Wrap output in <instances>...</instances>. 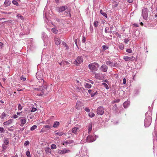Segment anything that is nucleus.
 Segmentation results:
<instances>
[{
  "label": "nucleus",
  "mask_w": 157,
  "mask_h": 157,
  "mask_svg": "<svg viewBox=\"0 0 157 157\" xmlns=\"http://www.w3.org/2000/svg\"><path fill=\"white\" fill-rule=\"evenodd\" d=\"M92 126L91 124L89 125L88 128V132L89 133L92 130Z\"/></svg>",
  "instance_id": "nucleus-40"
},
{
  "label": "nucleus",
  "mask_w": 157,
  "mask_h": 157,
  "mask_svg": "<svg viewBox=\"0 0 157 157\" xmlns=\"http://www.w3.org/2000/svg\"><path fill=\"white\" fill-rule=\"evenodd\" d=\"M6 116V114L5 113H3L1 116L0 117L2 119H3Z\"/></svg>",
  "instance_id": "nucleus-31"
},
{
  "label": "nucleus",
  "mask_w": 157,
  "mask_h": 157,
  "mask_svg": "<svg viewBox=\"0 0 157 157\" xmlns=\"http://www.w3.org/2000/svg\"><path fill=\"white\" fill-rule=\"evenodd\" d=\"M12 2L13 4L15 5H17L18 4V2L15 0H13Z\"/></svg>",
  "instance_id": "nucleus-45"
},
{
  "label": "nucleus",
  "mask_w": 157,
  "mask_h": 157,
  "mask_svg": "<svg viewBox=\"0 0 157 157\" xmlns=\"http://www.w3.org/2000/svg\"><path fill=\"white\" fill-rule=\"evenodd\" d=\"M99 75L98 74H96L95 75V78L97 79H99Z\"/></svg>",
  "instance_id": "nucleus-58"
},
{
  "label": "nucleus",
  "mask_w": 157,
  "mask_h": 157,
  "mask_svg": "<svg viewBox=\"0 0 157 157\" xmlns=\"http://www.w3.org/2000/svg\"><path fill=\"white\" fill-rule=\"evenodd\" d=\"M79 130V128L78 126H76L72 129V132L75 134H77Z\"/></svg>",
  "instance_id": "nucleus-9"
},
{
  "label": "nucleus",
  "mask_w": 157,
  "mask_h": 157,
  "mask_svg": "<svg viewBox=\"0 0 157 157\" xmlns=\"http://www.w3.org/2000/svg\"><path fill=\"white\" fill-rule=\"evenodd\" d=\"M22 109V107L20 104H19L18 105V109L19 110H21Z\"/></svg>",
  "instance_id": "nucleus-43"
},
{
  "label": "nucleus",
  "mask_w": 157,
  "mask_h": 157,
  "mask_svg": "<svg viewBox=\"0 0 157 157\" xmlns=\"http://www.w3.org/2000/svg\"><path fill=\"white\" fill-rule=\"evenodd\" d=\"M17 117H18V116L16 114L13 115V117L15 119V118H17Z\"/></svg>",
  "instance_id": "nucleus-61"
},
{
  "label": "nucleus",
  "mask_w": 157,
  "mask_h": 157,
  "mask_svg": "<svg viewBox=\"0 0 157 157\" xmlns=\"http://www.w3.org/2000/svg\"><path fill=\"white\" fill-rule=\"evenodd\" d=\"M109 28L106 27L105 29V33H108V30H109Z\"/></svg>",
  "instance_id": "nucleus-53"
},
{
  "label": "nucleus",
  "mask_w": 157,
  "mask_h": 157,
  "mask_svg": "<svg viewBox=\"0 0 157 157\" xmlns=\"http://www.w3.org/2000/svg\"><path fill=\"white\" fill-rule=\"evenodd\" d=\"M45 151L46 153H51V149L49 147H46L45 148Z\"/></svg>",
  "instance_id": "nucleus-23"
},
{
  "label": "nucleus",
  "mask_w": 157,
  "mask_h": 157,
  "mask_svg": "<svg viewBox=\"0 0 157 157\" xmlns=\"http://www.w3.org/2000/svg\"><path fill=\"white\" fill-rule=\"evenodd\" d=\"M37 109L36 108L33 107L31 110L32 112H34Z\"/></svg>",
  "instance_id": "nucleus-48"
},
{
  "label": "nucleus",
  "mask_w": 157,
  "mask_h": 157,
  "mask_svg": "<svg viewBox=\"0 0 157 157\" xmlns=\"http://www.w3.org/2000/svg\"><path fill=\"white\" fill-rule=\"evenodd\" d=\"M70 152V150L69 149H63L62 150H59L58 153L60 154H63L65 153H69Z\"/></svg>",
  "instance_id": "nucleus-8"
},
{
  "label": "nucleus",
  "mask_w": 157,
  "mask_h": 157,
  "mask_svg": "<svg viewBox=\"0 0 157 157\" xmlns=\"http://www.w3.org/2000/svg\"><path fill=\"white\" fill-rule=\"evenodd\" d=\"M56 148V146L55 144H52L51 145V148L52 149H55Z\"/></svg>",
  "instance_id": "nucleus-35"
},
{
  "label": "nucleus",
  "mask_w": 157,
  "mask_h": 157,
  "mask_svg": "<svg viewBox=\"0 0 157 157\" xmlns=\"http://www.w3.org/2000/svg\"><path fill=\"white\" fill-rule=\"evenodd\" d=\"M63 134V133H62V132H56L55 133V135L56 136H58L59 135V136H62Z\"/></svg>",
  "instance_id": "nucleus-38"
},
{
  "label": "nucleus",
  "mask_w": 157,
  "mask_h": 157,
  "mask_svg": "<svg viewBox=\"0 0 157 157\" xmlns=\"http://www.w3.org/2000/svg\"><path fill=\"white\" fill-rule=\"evenodd\" d=\"M81 102L79 101H78L76 105V107L77 109H79L82 106Z\"/></svg>",
  "instance_id": "nucleus-13"
},
{
  "label": "nucleus",
  "mask_w": 157,
  "mask_h": 157,
  "mask_svg": "<svg viewBox=\"0 0 157 157\" xmlns=\"http://www.w3.org/2000/svg\"><path fill=\"white\" fill-rule=\"evenodd\" d=\"M26 155L28 157H31L30 155V153L29 151H27L26 152Z\"/></svg>",
  "instance_id": "nucleus-36"
},
{
  "label": "nucleus",
  "mask_w": 157,
  "mask_h": 157,
  "mask_svg": "<svg viewBox=\"0 0 157 157\" xmlns=\"http://www.w3.org/2000/svg\"><path fill=\"white\" fill-rule=\"evenodd\" d=\"M56 21L58 22L63 24L64 22V21L62 19L56 18Z\"/></svg>",
  "instance_id": "nucleus-24"
},
{
  "label": "nucleus",
  "mask_w": 157,
  "mask_h": 157,
  "mask_svg": "<svg viewBox=\"0 0 157 157\" xmlns=\"http://www.w3.org/2000/svg\"><path fill=\"white\" fill-rule=\"evenodd\" d=\"M73 142V141L71 140H69L66 141H64L63 142V145H67L68 144H71Z\"/></svg>",
  "instance_id": "nucleus-17"
},
{
  "label": "nucleus",
  "mask_w": 157,
  "mask_h": 157,
  "mask_svg": "<svg viewBox=\"0 0 157 157\" xmlns=\"http://www.w3.org/2000/svg\"><path fill=\"white\" fill-rule=\"evenodd\" d=\"M20 79L21 80H22L23 81H25V80H26V78L23 75H22Z\"/></svg>",
  "instance_id": "nucleus-42"
},
{
  "label": "nucleus",
  "mask_w": 157,
  "mask_h": 157,
  "mask_svg": "<svg viewBox=\"0 0 157 157\" xmlns=\"http://www.w3.org/2000/svg\"><path fill=\"white\" fill-rule=\"evenodd\" d=\"M70 11H71L70 9H68L67 10V11H66L65 12V13H67V14L68 13V15L67 16L68 17H71V14L70 13Z\"/></svg>",
  "instance_id": "nucleus-30"
},
{
  "label": "nucleus",
  "mask_w": 157,
  "mask_h": 157,
  "mask_svg": "<svg viewBox=\"0 0 157 157\" xmlns=\"http://www.w3.org/2000/svg\"><path fill=\"white\" fill-rule=\"evenodd\" d=\"M55 41L56 44L57 45H59L61 42V40L58 38H55Z\"/></svg>",
  "instance_id": "nucleus-16"
},
{
  "label": "nucleus",
  "mask_w": 157,
  "mask_h": 157,
  "mask_svg": "<svg viewBox=\"0 0 157 157\" xmlns=\"http://www.w3.org/2000/svg\"><path fill=\"white\" fill-rule=\"evenodd\" d=\"M24 128H20V129L18 131V132H22L24 130Z\"/></svg>",
  "instance_id": "nucleus-52"
},
{
  "label": "nucleus",
  "mask_w": 157,
  "mask_h": 157,
  "mask_svg": "<svg viewBox=\"0 0 157 157\" xmlns=\"http://www.w3.org/2000/svg\"><path fill=\"white\" fill-rule=\"evenodd\" d=\"M97 94V92H96L95 93H92L90 94L91 97H94L95 94Z\"/></svg>",
  "instance_id": "nucleus-50"
},
{
  "label": "nucleus",
  "mask_w": 157,
  "mask_h": 157,
  "mask_svg": "<svg viewBox=\"0 0 157 157\" xmlns=\"http://www.w3.org/2000/svg\"><path fill=\"white\" fill-rule=\"evenodd\" d=\"M11 3V2L10 1H5L4 5L5 7H7L10 5Z\"/></svg>",
  "instance_id": "nucleus-21"
},
{
  "label": "nucleus",
  "mask_w": 157,
  "mask_h": 157,
  "mask_svg": "<svg viewBox=\"0 0 157 157\" xmlns=\"http://www.w3.org/2000/svg\"><path fill=\"white\" fill-rule=\"evenodd\" d=\"M102 47L103 51H105L109 49V47L106 45H103Z\"/></svg>",
  "instance_id": "nucleus-29"
},
{
  "label": "nucleus",
  "mask_w": 157,
  "mask_h": 157,
  "mask_svg": "<svg viewBox=\"0 0 157 157\" xmlns=\"http://www.w3.org/2000/svg\"><path fill=\"white\" fill-rule=\"evenodd\" d=\"M151 117L150 116H147L144 121V126L145 127H148L151 124Z\"/></svg>",
  "instance_id": "nucleus-3"
},
{
  "label": "nucleus",
  "mask_w": 157,
  "mask_h": 157,
  "mask_svg": "<svg viewBox=\"0 0 157 157\" xmlns=\"http://www.w3.org/2000/svg\"><path fill=\"white\" fill-rule=\"evenodd\" d=\"M59 124V122L58 121H56L54 122L53 125V127L54 128H56L57 127Z\"/></svg>",
  "instance_id": "nucleus-22"
},
{
  "label": "nucleus",
  "mask_w": 157,
  "mask_h": 157,
  "mask_svg": "<svg viewBox=\"0 0 157 157\" xmlns=\"http://www.w3.org/2000/svg\"><path fill=\"white\" fill-rule=\"evenodd\" d=\"M154 14H155V17H157V12H156L155 11H154Z\"/></svg>",
  "instance_id": "nucleus-62"
},
{
  "label": "nucleus",
  "mask_w": 157,
  "mask_h": 157,
  "mask_svg": "<svg viewBox=\"0 0 157 157\" xmlns=\"http://www.w3.org/2000/svg\"><path fill=\"white\" fill-rule=\"evenodd\" d=\"M5 131V130L3 128L0 127V132H4Z\"/></svg>",
  "instance_id": "nucleus-44"
},
{
  "label": "nucleus",
  "mask_w": 157,
  "mask_h": 157,
  "mask_svg": "<svg viewBox=\"0 0 157 157\" xmlns=\"http://www.w3.org/2000/svg\"><path fill=\"white\" fill-rule=\"evenodd\" d=\"M87 81L88 82H90L92 84H94V81H92V80H89L88 81Z\"/></svg>",
  "instance_id": "nucleus-59"
},
{
  "label": "nucleus",
  "mask_w": 157,
  "mask_h": 157,
  "mask_svg": "<svg viewBox=\"0 0 157 157\" xmlns=\"http://www.w3.org/2000/svg\"><path fill=\"white\" fill-rule=\"evenodd\" d=\"M130 101H127L124 102L123 103V106L124 108H126L130 105Z\"/></svg>",
  "instance_id": "nucleus-19"
},
{
  "label": "nucleus",
  "mask_w": 157,
  "mask_h": 157,
  "mask_svg": "<svg viewBox=\"0 0 157 157\" xmlns=\"http://www.w3.org/2000/svg\"><path fill=\"white\" fill-rule=\"evenodd\" d=\"M13 121V119H10L8 121L5 122L3 124L4 125H8L9 124L11 123Z\"/></svg>",
  "instance_id": "nucleus-18"
},
{
  "label": "nucleus",
  "mask_w": 157,
  "mask_h": 157,
  "mask_svg": "<svg viewBox=\"0 0 157 157\" xmlns=\"http://www.w3.org/2000/svg\"><path fill=\"white\" fill-rule=\"evenodd\" d=\"M87 141L88 142H91L95 140L94 137L91 136H89L86 138Z\"/></svg>",
  "instance_id": "nucleus-12"
},
{
  "label": "nucleus",
  "mask_w": 157,
  "mask_h": 157,
  "mask_svg": "<svg viewBox=\"0 0 157 157\" xmlns=\"http://www.w3.org/2000/svg\"><path fill=\"white\" fill-rule=\"evenodd\" d=\"M4 144L6 145H8L9 144V140L7 138H4L3 140Z\"/></svg>",
  "instance_id": "nucleus-20"
},
{
  "label": "nucleus",
  "mask_w": 157,
  "mask_h": 157,
  "mask_svg": "<svg viewBox=\"0 0 157 157\" xmlns=\"http://www.w3.org/2000/svg\"><path fill=\"white\" fill-rule=\"evenodd\" d=\"M52 31L53 33L56 34L58 33V31L56 29L53 28L52 29Z\"/></svg>",
  "instance_id": "nucleus-26"
},
{
  "label": "nucleus",
  "mask_w": 157,
  "mask_h": 157,
  "mask_svg": "<svg viewBox=\"0 0 157 157\" xmlns=\"http://www.w3.org/2000/svg\"><path fill=\"white\" fill-rule=\"evenodd\" d=\"M67 8V7L66 6H60L57 8L58 11L59 12H62L65 11Z\"/></svg>",
  "instance_id": "nucleus-7"
},
{
  "label": "nucleus",
  "mask_w": 157,
  "mask_h": 157,
  "mask_svg": "<svg viewBox=\"0 0 157 157\" xmlns=\"http://www.w3.org/2000/svg\"><path fill=\"white\" fill-rule=\"evenodd\" d=\"M99 23L98 22V21H95L94 23V26L95 27H97Z\"/></svg>",
  "instance_id": "nucleus-39"
},
{
  "label": "nucleus",
  "mask_w": 157,
  "mask_h": 157,
  "mask_svg": "<svg viewBox=\"0 0 157 157\" xmlns=\"http://www.w3.org/2000/svg\"><path fill=\"white\" fill-rule=\"evenodd\" d=\"M148 10L147 8H144L142 10V15L145 20H147L148 16Z\"/></svg>",
  "instance_id": "nucleus-5"
},
{
  "label": "nucleus",
  "mask_w": 157,
  "mask_h": 157,
  "mask_svg": "<svg viewBox=\"0 0 157 157\" xmlns=\"http://www.w3.org/2000/svg\"><path fill=\"white\" fill-rule=\"evenodd\" d=\"M120 100L119 99H117V100H114L113 101V103H115V102H118L120 101Z\"/></svg>",
  "instance_id": "nucleus-55"
},
{
  "label": "nucleus",
  "mask_w": 157,
  "mask_h": 157,
  "mask_svg": "<svg viewBox=\"0 0 157 157\" xmlns=\"http://www.w3.org/2000/svg\"><path fill=\"white\" fill-rule=\"evenodd\" d=\"M85 41H86V38L85 37H83V38H82V42L83 43H84V42H85Z\"/></svg>",
  "instance_id": "nucleus-60"
},
{
  "label": "nucleus",
  "mask_w": 157,
  "mask_h": 157,
  "mask_svg": "<svg viewBox=\"0 0 157 157\" xmlns=\"http://www.w3.org/2000/svg\"><path fill=\"white\" fill-rule=\"evenodd\" d=\"M123 82L124 84H125L126 82V79L125 78H124L123 80Z\"/></svg>",
  "instance_id": "nucleus-57"
},
{
  "label": "nucleus",
  "mask_w": 157,
  "mask_h": 157,
  "mask_svg": "<svg viewBox=\"0 0 157 157\" xmlns=\"http://www.w3.org/2000/svg\"><path fill=\"white\" fill-rule=\"evenodd\" d=\"M105 63L107 65H109L111 67H114L115 66V64L113 63L109 60L106 61Z\"/></svg>",
  "instance_id": "nucleus-14"
},
{
  "label": "nucleus",
  "mask_w": 157,
  "mask_h": 157,
  "mask_svg": "<svg viewBox=\"0 0 157 157\" xmlns=\"http://www.w3.org/2000/svg\"><path fill=\"white\" fill-rule=\"evenodd\" d=\"M26 119L25 117H21V124H20V125L22 127L24 126V124L26 122Z\"/></svg>",
  "instance_id": "nucleus-11"
},
{
  "label": "nucleus",
  "mask_w": 157,
  "mask_h": 157,
  "mask_svg": "<svg viewBox=\"0 0 157 157\" xmlns=\"http://www.w3.org/2000/svg\"><path fill=\"white\" fill-rule=\"evenodd\" d=\"M16 16L18 17V18H19L22 20H23L24 18V17L20 14H17V15Z\"/></svg>",
  "instance_id": "nucleus-28"
},
{
  "label": "nucleus",
  "mask_w": 157,
  "mask_h": 157,
  "mask_svg": "<svg viewBox=\"0 0 157 157\" xmlns=\"http://www.w3.org/2000/svg\"><path fill=\"white\" fill-rule=\"evenodd\" d=\"M37 128V126L36 125H34L32 126L30 128V130L31 131H33Z\"/></svg>",
  "instance_id": "nucleus-33"
},
{
  "label": "nucleus",
  "mask_w": 157,
  "mask_h": 157,
  "mask_svg": "<svg viewBox=\"0 0 157 157\" xmlns=\"http://www.w3.org/2000/svg\"><path fill=\"white\" fill-rule=\"evenodd\" d=\"M133 0H128L127 2L129 3H132L133 2Z\"/></svg>",
  "instance_id": "nucleus-64"
},
{
  "label": "nucleus",
  "mask_w": 157,
  "mask_h": 157,
  "mask_svg": "<svg viewBox=\"0 0 157 157\" xmlns=\"http://www.w3.org/2000/svg\"><path fill=\"white\" fill-rule=\"evenodd\" d=\"M126 52H127L129 53H132V51L130 49H128L126 50Z\"/></svg>",
  "instance_id": "nucleus-46"
},
{
  "label": "nucleus",
  "mask_w": 157,
  "mask_h": 157,
  "mask_svg": "<svg viewBox=\"0 0 157 157\" xmlns=\"http://www.w3.org/2000/svg\"><path fill=\"white\" fill-rule=\"evenodd\" d=\"M83 61V59L82 56H78L77 57L76 59L74 62V64L78 66Z\"/></svg>",
  "instance_id": "nucleus-4"
},
{
  "label": "nucleus",
  "mask_w": 157,
  "mask_h": 157,
  "mask_svg": "<svg viewBox=\"0 0 157 157\" xmlns=\"http://www.w3.org/2000/svg\"><path fill=\"white\" fill-rule=\"evenodd\" d=\"M63 64L64 65H67L69 64V63L67 61H63Z\"/></svg>",
  "instance_id": "nucleus-49"
},
{
  "label": "nucleus",
  "mask_w": 157,
  "mask_h": 157,
  "mask_svg": "<svg viewBox=\"0 0 157 157\" xmlns=\"http://www.w3.org/2000/svg\"><path fill=\"white\" fill-rule=\"evenodd\" d=\"M92 90H88V93L90 94H91L92 93Z\"/></svg>",
  "instance_id": "nucleus-63"
},
{
  "label": "nucleus",
  "mask_w": 157,
  "mask_h": 157,
  "mask_svg": "<svg viewBox=\"0 0 157 157\" xmlns=\"http://www.w3.org/2000/svg\"><path fill=\"white\" fill-rule=\"evenodd\" d=\"M6 145L4 144H3L2 145V147L3 149L4 150L6 149L7 148V146H6Z\"/></svg>",
  "instance_id": "nucleus-51"
},
{
  "label": "nucleus",
  "mask_w": 157,
  "mask_h": 157,
  "mask_svg": "<svg viewBox=\"0 0 157 157\" xmlns=\"http://www.w3.org/2000/svg\"><path fill=\"white\" fill-rule=\"evenodd\" d=\"M84 89V88H82V87H77V90L78 91H80L81 90H82V89Z\"/></svg>",
  "instance_id": "nucleus-47"
},
{
  "label": "nucleus",
  "mask_w": 157,
  "mask_h": 157,
  "mask_svg": "<svg viewBox=\"0 0 157 157\" xmlns=\"http://www.w3.org/2000/svg\"><path fill=\"white\" fill-rule=\"evenodd\" d=\"M97 113L99 115H102L104 113V109L103 107L99 106L97 109Z\"/></svg>",
  "instance_id": "nucleus-6"
},
{
  "label": "nucleus",
  "mask_w": 157,
  "mask_h": 157,
  "mask_svg": "<svg viewBox=\"0 0 157 157\" xmlns=\"http://www.w3.org/2000/svg\"><path fill=\"white\" fill-rule=\"evenodd\" d=\"M102 84L104 86L106 89H109L108 85L105 83L103 82L102 83Z\"/></svg>",
  "instance_id": "nucleus-34"
},
{
  "label": "nucleus",
  "mask_w": 157,
  "mask_h": 157,
  "mask_svg": "<svg viewBox=\"0 0 157 157\" xmlns=\"http://www.w3.org/2000/svg\"><path fill=\"white\" fill-rule=\"evenodd\" d=\"M29 142L27 140L25 142L24 145L25 146H26L27 145H29Z\"/></svg>",
  "instance_id": "nucleus-41"
},
{
  "label": "nucleus",
  "mask_w": 157,
  "mask_h": 157,
  "mask_svg": "<svg viewBox=\"0 0 157 157\" xmlns=\"http://www.w3.org/2000/svg\"><path fill=\"white\" fill-rule=\"evenodd\" d=\"M124 59L125 61H128L131 60H133L135 59V57L133 56H124Z\"/></svg>",
  "instance_id": "nucleus-15"
},
{
  "label": "nucleus",
  "mask_w": 157,
  "mask_h": 157,
  "mask_svg": "<svg viewBox=\"0 0 157 157\" xmlns=\"http://www.w3.org/2000/svg\"><path fill=\"white\" fill-rule=\"evenodd\" d=\"M89 116L91 117H92L94 116L95 114L92 113H90L88 114Z\"/></svg>",
  "instance_id": "nucleus-37"
},
{
  "label": "nucleus",
  "mask_w": 157,
  "mask_h": 157,
  "mask_svg": "<svg viewBox=\"0 0 157 157\" xmlns=\"http://www.w3.org/2000/svg\"><path fill=\"white\" fill-rule=\"evenodd\" d=\"M100 13L102 15L104 16L106 18L107 17V14H106V13H105L103 12L102 10H100Z\"/></svg>",
  "instance_id": "nucleus-25"
},
{
  "label": "nucleus",
  "mask_w": 157,
  "mask_h": 157,
  "mask_svg": "<svg viewBox=\"0 0 157 157\" xmlns=\"http://www.w3.org/2000/svg\"><path fill=\"white\" fill-rule=\"evenodd\" d=\"M99 66L98 64L96 63H90L88 65L90 70L92 71H97L98 68Z\"/></svg>",
  "instance_id": "nucleus-2"
},
{
  "label": "nucleus",
  "mask_w": 157,
  "mask_h": 157,
  "mask_svg": "<svg viewBox=\"0 0 157 157\" xmlns=\"http://www.w3.org/2000/svg\"><path fill=\"white\" fill-rule=\"evenodd\" d=\"M108 69V67L105 64L102 65L100 68L101 70L103 72H106Z\"/></svg>",
  "instance_id": "nucleus-10"
},
{
  "label": "nucleus",
  "mask_w": 157,
  "mask_h": 157,
  "mask_svg": "<svg viewBox=\"0 0 157 157\" xmlns=\"http://www.w3.org/2000/svg\"><path fill=\"white\" fill-rule=\"evenodd\" d=\"M129 41V40H128V39H125L124 40V42L126 43V44H127L128 42Z\"/></svg>",
  "instance_id": "nucleus-56"
},
{
  "label": "nucleus",
  "mask_w": 157,
  "mask_h": 157,
  "mask_svg": "<svg viewBox=\"0 0 157 157\" xmlns=\"http://www.w3.org/2000/svg\"><path fill=\"white\" fill-rule=\"evenodd\" d=\"M85 110L88 113L90 111V110L87 107H86L85 109Z\"/></svg>",
  "instance_id": "nucleus-54"
},
{
  "label": "nucleus",
  "mask_w": 157,
  "mask_h": 157,
  "mask_svg": "<svg viewBox=\"0 0 157 157\" xmlns=\"http://www.w3.org/2000/svg\"><path fill=\"white\" fill-rule=\"evenodd\" d=\"M34 89L36 90L41 92V93L38 94V95L39 96L42 95L43 94L46 95L48 94V92L47 89V86L45 85H44L43 86H40L39 88H35Z\"/></svg>",
  "instance_id": "nucleus-1"
},
{
  "label": "nucleus",
  "mask_w": 157,
  "mask_h": 157,
  "mask_svg": "<svg viewBox=\"0 0 157 157\" xmlns=\"http://www.w3.org/2000/svg\"><path fill=\"white\" fill-rule=\"evenodd\" d=\"M52 127L51 126L49 125H46L44 126V128L48 129V130L50 129Z\"/></svg>",
  "instance_id": "nucleus-32"
},
{
  "label": "nucleus",
  "mask_w": 157,
  "mask_h": 157,
  "mask_svg": "<svg viewBox=\"0 0 157 157\" xmlns=\"http://www.w3.org/2000/svg\"><path fill=\"white\" fill-rule=\"evenodd\" d=\"M85 87L86 88L89 89L91 88V85L89 83H86L85 85Z\"/></svg>",
  "instance_id": "nucleus-27"
}]
</instances>
